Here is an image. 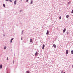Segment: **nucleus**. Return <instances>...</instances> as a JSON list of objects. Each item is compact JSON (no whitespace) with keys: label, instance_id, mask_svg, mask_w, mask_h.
Segmentation results:
<instances>
[{"label":"nucleus","instance_id":"obj_16","mask_svg":"<svg viewBox=\"0 0 73 73\" xmlns=\"http://www.w3.org/2000/svg\"><path fill=\"white\" fill-rule=\"evenodd\" d=\"M24 32V31H22L21 34L23 35V32Z\"/></svg>","mask_w":73,"mask_h":73},{"label":"nucleus","instance_id":"obj_7","mask_svg":"<svg viewBox=\"0 0 73 73\" xmlns=\"http://www.w3.org/2000/svg\"><path fill=\"white\" fill-rule=\"evenodd\" d=\"M38 54V52H37L36 51L35 53V56H37V55Z\"/></svg>","mask_w":73,"mask_h":73},{"label":"nucleus","instance_id":"obj_20","mask_svg":"<svg viewBox=\"0 0 73 73\" xmlns=\"http://www.w3.org/2000/svg\"><path fill=\"white\" fill-rule=\"evenodd\" d=\"M70 1H69V2H68V4L69 5V4H70Z\"/></svg>","mask_w":73,"mask_h":73},{"label":"nucleus","instance_id":"obj_19","mask_svg":"<svg viewBox=\"0 0 73 73\" xmlns=\"http://www.w3.org/2000/svg\"><path fill=\"white\" fill-rule=\"evenodd\" d=\"M26 73H29V72L28 71H26Z\"/></svg>","mask_w":73,"mask_h":73},{"label":"nucleus","instance_id":"obj_5","mask_svg":"<svg viewBox=\"0 0 73 73\" xmlns=\"http://www.w3.org/2000/svg\"><path fill=\"white\" fill-rule=\"evenodd\" d=\"M13 39H14V38H12L11 39V40H10L11 43H12V40H13Z\"/></svg>","mask_w":73,"mask_h":73},{"label":"nucleus","instance_id":"obj_14","mask_svg":"<svg viewBox=\"0 0 73 73\" xmlns=\"http://www.w3.org/2000/svg\"><path fill=\"white\" fill-rule=\"evenodd\" d=\"M71 54H73V50H72L71 51Z\"/></svg>","mask_w":73,"mask_h":73},{"label":"nucleus","instance_id":"obj_12","mask_svg":"<svg viewBox=\"0 0 73 73\" xmlns=\"http://www.w3.org/2000/svg\"><path fill=\"white\" fill-rule=\"evenodd\" d=\"M30 42H32V39H31L30 40Z\"/></svg>","mask_w":73,"mask_h":73},{"label":"nucleus","instance_id":"obj_31","mask_svg":"<svg viewBox=\"0 0 73 73\" xmlns=\"http://www.w3.org/2000/svg\"><path fill=\"white\" fill-rule=\"evenodd\" d=\"M63 73V71H61V73Z\"/></svg>","mask_w":73,"mask_h":73},{"label":"nucleus","instance_id":"obj_35","mask_svg":"<svg viewBox=\"0 0 73 73\" xmlns=\"http://www.w3.org/2000/svg\"><path fill=\"white\" fill-rule=\"evenodd\" d=\"M63 73H65V72H64Z\"/></svg>","mask_w":73,"mask_h":73},{"label":"nucleus","instance_id":"obj_37","mask_svg":"<svg viewBox=\"0 0 73 73\" xmlns=\"http://www.w3.org/2000/svg\"><path fill=\"white\" fill-rule=\"evenodd\" d=\"M12 0L13 1L14 0Z\"/></svg>","mask_w":73,"mask_h":73},{"label":"nucleus","instance_id":"obj_29","mask_svg":"<svg viewBox=\"0 0 73 73\" xmlns=\"http://www.w3.org/2000/svg\"><path fill=\"white\" fill-rule=\"evenodd\" d=\"M3 36L4 37L5 36V35L4 34H3Z\"/></svg>","mask_w":73,"mask_h":73},{"label":"nucleus","instance_id":"obj_17","mask_svg":"<svg viewBox=\"0 0 73 73\" xmlns=\"http://www.w3.org/2000/svg\"><path fill=\"white\" fill-rule=\"evenodd\" d=\"M67 35H69V32L67 31L66 32Z\"/></svg>","mask_w":73,"mask_h":73},{"label":"nucleus","instance_id":"obj_13","mask_svg":"<svg viewBox=\"0 0 73 73\" xmlns=\"http://www.w3.org/2000/svg\"><path fill=\"white\" fill-rule=\"evenodd\" d=\"M3 7H5V5L4 4H3Z\"/></svg>","mask_w":73,"mask_h":73},{"label":"nucleus","instance_id":"obj_23","mask_svg":"<svg viewBox=\"0 0 73 73\" xmlns=\"http://www.w3.org/2000/svg\"><path fill=\"white\" fill-rule=\"evenodd\" d=\"M71 13H73V9L72 10Z\"/></svg>","mask_w":73,"mask_h":73},{"label":"nucleus","instance_id":"obj_21","mask_svg":"<svg viewBox=\"0 0 73 73\" xmlns=\"http://www.w3.org/2000/svg\"><path fill=\"white\" fill-rule=\"evenodd\" d=\"M4 49L5 50V49H6V46H5L4 47Z\"/></svg>","mask_w":73,"mask_h":73},{"label":"nucleus","instance_id":"obj_3","mask_svg":"<svg viewBox=\"0 0 73 73\" xmlns=\"http://www.w3.org/2000/svg\"><path fill=\"white\" fill-rule=\"evenodd\" d=\"M45 47V44H43L42 47V49H44V48Z\"/></svg>","mask_w":73,"mask_h":73},{"label":"nucleus","instance_id":"obj_27","mask_svg":"<svg viewBox=\"0 0 73 73\" xmlns=\"http://www.w3.org/2000/svg\"><path fill=\"white\" fill-rule=\"evenodd\" d=\"M21 11H22V10H20V11H19V12H21Z\"/></svg>","mask_w":73,"mask_h":73},{"label":"nucleus","instance_id":"obj_36","mask_svg":"<svg viewBox=\"0 0 73 73\" xmlns=\"http://www.w3.org/2000/svg\"><path fill=\"white\" fill-rule=\"evenodd\" d=\"M21 1H22V0H21Z\"/></svg>","mask_w":73,"mask_h":73},{"label":"nucleus","instance_id":"obj_30","mask_svg":"<svg viewBox=\"0 0 73 73\" xmlns=\"http://www.w3.org/2000/svg\"><path fill=\"white\" fill-rule=\"evenodd\" d=\"M21 40H23V38L22 37V38H21Z\"/></svg>","mask_w":73,"mask_h":73},{"label":"nucleus","instance_id":"obj_8","mask_svg":"<svg viewBox=\"0 0 73 73\" xmlns=\"http://www.w3.org/2000/svg\"><path fill=\"white\" fill-rule=\"evenodd\" d=\"M30 4H33V0H31V2L30 3Z\"/></svg>","mask_w":73,"mask_h":73},{"label":"nucleus","instance_id":"obj_28","mask_svg":"<svg viewBox=\"0 0 73 73\" xmlns=\"http://www.w3.org/2000/svg\"><path fill=\"white\" fill-rule=\"evenodd\" d=\"M28 0H27L26 2H28Z\"/></svg>","mask_w":73,"mask_h":73},{"label":"nucleus","instance_id":"obj_34","mask_svg":"<svg viewBox=\"0 0 73 73\" xmlns=\"http://www.w3.org/2000/svg\"><path fill=\"white\" fill-rule=\"evenodd\" d=\"M38 58H39V57H38Z\"/></svg>","mask_w":73,"mask_h":73},{"label":"nucleus","instance_id":"obj_15","mask_svg":"<svg viewBox=\"0 0 73 73\" xmlns=\"http://www.w3.org/2000/svg\"><path fill=\"white\" fill-rule=\"evenodd\" d=\"M7 73H9V70H7Z\"/></svg>","mask_w":73,"mask_h":73},{"label":"nucleus","instance_id":"obj_4","mask_svg":"<svg viewBox=\"0 0 73 73\" xmlns=\"http://www.w3.org/2000/svg\"><path fill=\"white\" fill-rule=\"evenodd\" d=\"M66 54H68V50H66Z\"/></svg>","mask_w":73,"mask_h":73},{"label":"nucleus","instance_id":"obj_11","mask_svg":"<svg viewBox=\"0 0 73 73\" xmlns=\"http://www.w3.org/2000/svg\"><path fill=\"white\" fill-rule=\"evenodd\" d=\"M66 17L67 19H68V18L69 17V15H66Z\"/></svg>","mask_w":73,"mask_h":73},{"label":"nucleus","instance_id":"obj_26","mask_svg":"<svg viewBox=\"0 0 73 73\" xmlns=\"http://www.w3.org/2000/svg\"><path fill=\"white\" fill-rule=\"evenodd\" d=\"M6 1H9V0H5Z\"/></svg>","mask_w":73,"mask_h":73},{"label":"nucleus","instance_id":"obj_22","mask_svg":"<svg viewBox=\"0 0 73 73\" xmlns=\"http://www.w3.org/2000/svg\"><path fill=\"white\" fill-rule=\"evenodd\" d=\"M61 19V17L60 16L59 17V19Z\"/></svg>","mask_w":73,"mask_h":73},{"label":"nucleus","instance_id":"obj_2","mask_svg":"<svg viewBox=\"0 0 73 73\" xmlns=\"http://www.w3.org/2000/svg\"><path fill=\"white\" fill-rule=\"evenodd\" d=\"M49 31H48V30L47 31V32L46 33V34L47 35H49Z\"/></svg>","mask_w":73,"mask_h":73},{"label":"nucleus","instance_id":"obj_6","mask_svg":"<svg viewBox=\"0 0 73 73\" xmlns=\"http://www.w3.org/2000/svg\"><path fill=\"white\" fill-rule=\"evenodd\" d=\"M53 46H54V47L55 48H56V45H55V44H54L53 45Z\"/></svg>","mask_w":73,"mask_h":73},{"label":"nucleus","instance_id":"obj_1","mask_svg":"<svg viewBox=\"0 0 73 73\" xmlns=\"http://www.w3.org/2000/svg\"><path fill=\"white\" fill-rule=\"evenodd\" d=\"M66 29H64L63 31V33H65V31H66Z\"/></svg>","mask_w":73,"mask_h":73},{"label":"nucleus","instance_id":"obj_18","mask_svg":"<svg viewBox=\"0 0 73 73\" xmlns=\"http://www.w3.org/2000/svg\"><path fill=\"white\" fill-rule=\"evenodd\" d=\"M9 1H10V2H12V1L11 0H9Z\"/></svg>","mask_w":73,"mask_h":73},{"label":"nucleus","instance_id":"obj_25","mask_svg":"<svg viewBox=\"0 0 73 73\" xmlns=\"http://www.w3.org/2000/svg\"><path fill=\"white\" fill-rule=\"evenodd\" d=\"M13 64H14V63H15V61L14 60H13Z\"/></svg>","mask_w":73,"mask_h":73},{"label":"nucleus","instance_id":"obj_9","mask_svg":"<svg viewBox=\"0 0 73 73\" xmlns=\"http://www.w3.org/2000/svg\"><path fill=\"white\" fill-rule=\"evenodd\" d=\"M16 0H15V1H14V4H15V5H16Z\"/></svg>","mask_w":73,"mask_h":73},{"label":"nucleus","instance_id":"obj_32","mask_svg":"<svg viewBox=\"0 0 73 73\" xmlns=\"http://www.w3.org/2000/svg\"><path fill=\"white\" fill-rule=\"evenodd\" d=\"M14 56L15 57L16 56L15 55V54H14Z\"/></svg>","mask_w":73,"mask_h":73},{"label":"nucleus","instance_id":"obj_10","mask_svg":"<svg viewBox=\"0 0 73 73\" xmlns=\"http://www.w3.org/2000/svg\"><path fill=\"white\" fill-rule=\"evenodd\" d=\"M0 69H2V64H1L0 65Z\"/></svg>","mask_w":73,"mask_h":73},{"label":"nucleus","instance_id":"obj_33","mask_svg":"<svg viewBox=\"0 0 73 73\" xmlns=\"http://www.w3.org/2000/svg\"><path fill=\"white\" fill-rule=\"evenodd\" d=\"M72 67H73V64L72 65Z\"/></svg>","mask_w":73,"mask_h":73},{"label":"nucleus","instance_id":"obj_24","mask_svg":"<svg viewBox=\"0 0 73 73\" xmlns=\"http://www.w3.org/2000/svg\"><path fill=\"white\" fill-rule=\"evenodd\" d=\"M8 57H7V60H8Z\"/></svg>","mask_w":73,"mask_h":73}]
</instances>
